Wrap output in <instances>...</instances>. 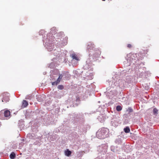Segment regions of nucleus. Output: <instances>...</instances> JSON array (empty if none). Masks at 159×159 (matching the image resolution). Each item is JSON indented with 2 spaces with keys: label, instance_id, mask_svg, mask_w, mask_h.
Masks as SVG:
<instances>
[{
  "label": "nucleus",
  "instance_id": "nucleus-1",
  "mask_svg": "<svg viewBox=\"0 0 159 159\" xmlns=\"http://www.w3.org/2000/svg\"><path fill=\"white\" fill-rule=\"evenodd\" d=\"M55 30L56 28L55 27L52 28L51 29V33L47 34L46 38L45 36H44V37H43V44H44L45 43V47L49 51H51L53 50L54 43H56L54 40L55 37L53 36V34L55 35L56 38L55 39L56 41L57 42L56 45L58 47L64 46L66 45L67 43L66 41L67 38L66 37L65 38L64 40L61 41V42H60V40H61V38H62V36H61L63 35L64 33L63 32H61L59 33L55 34V32H56Z\"/></svg>",
  "mask_w": 159,
  "mask_h": 159
},
{
  "label": "nucleus",
  "instance_id": "nucleus-2",
  "mask_svg": "<svg viewBox=\"0 0 159 159\" xmlns=\"http://www.w3.org/2000/svg\"><path fill=\"white\" fill-rule=\"evenodd\" d=\"M124 64L126 66H129L130 65L132 66L134 68H139V66L140 65L142 66L144 64L140 62V61L138 59L137 55L136 54L130 53L127 56L126 61H125Z\"/></svg>",
  "mask_w": 159,
  "mask_h": 159
},
{
  "label": "nucleus",
  "instance_id": "nucleus-3",
  "mask_svg": "<svg viewBox=\"0 0 159 159\" xmlns=\"http://www.w3.org/2000/svg\"><path fill=\"white\" fill-rule=\"evenodd\" d=\"M109 130L107 128H102L97 132L96 136L99 139H104L109 136Z\"/></svg>",
  "mask_w": 159,
  "mask_h": 159
},
{
  "label": "nucleus",
  "instance_id": "nucleus-4",
  "mask_svg": "<svg viewBox=\"0 0 159 159\" xmlns=\"http://www.w3.org/2000/svg\"><path fill=\"white\" fill-rule=\"evenodd\" d=\"M83 117V116L82 115H79L73 113L72 114H69L68 118L69 120L71 121L72 122H74L76 121L77 119H82Z\"/></svg>",
  "mask_w": 159,
  "mask_h": 159
},
{
  "label": "nucleus",
  "instance_id": "nucleus-5",
  "mask_svg": "<svg viewBox=\"0 0 159 159\" xmlns=\"http://www.w3.org/2000/svg\"><path fill=\"white\" fill-rule=\"evenodd\" d=\"M70 57L72 58V63L74 65L77 64L80 59L77 55L75 53H73L70 55Z\"/></svg>",
  "mask_w": 159,
  "mask_h": 159
},
{
  "label": "nucleus",
  "instance_id": "nucleus-6",
  "mask_svg": "<svg viewBox=\"0 0 159 159\" xmlns=\"http://www.w3.org/2000/svg\"><path fill=\"white\" fill-rule=\"evenodd\" d=\"M63 52V51L62 50H61L59 48H58L57 50L54 49L52 52V53L54 56H57L58 57H61L65 55V54Z\"/></svg>",
  "mask_w": 159,
  "mask_h": 159
},
{
  "label": "nucleus",
  "instance_id": "nucleus-7",
  "mask_svg": "<svg viewBox=\"0 0 159 159\" xmlns=\"http://www.w3.org/2000/svg\"><path fill=\"white\" fill-rule=\"evenodd\" d=\"M98 151L101 154H105L107 152V147L105 144H103L98 147Z\"/></svg>",
  "mask_w": 159,
  "mask_h": 159
},
{
  "label": "nucleus",
  "instance_id": "nucleus-8",
  "mask_svg": "<svg viewBox=\"0 0 159 159\" xmlns=\"http://www.w3.org/2000/svg\"><path fill=\"white\" fill-rule=\"evenodd\" d=\"M52 119V118L51 116L49 115L46 116L45 118L42 119V122L45 125H48L51 122Z\"/></svg>",
  "mask_w": 159,
  "mask_h": 159
},
{
  "label": "nucleus",
  "instance_id": "nucleus-9",
  "mask_svg": "<svg viewBox=\"0 0 159 159\" xmlns=\"http://www.w3.org/2000/svg\"><path fill=\"white\" fill-rule=\"evenodd\" d=\"M3 98L2 99V102H7L9 100V94L7 93H4L2 95Z\"/></svg>",
  "mask_w": 159,
  "mask_h": 159
},
{
  "label": "nucleus",
  "instance_id": "nucleus-10",
  "mask_svg": "<svg viewBox=\"0 0 159 159\" xmlns=\"http://www.w3.org/2000/svg\"><path fill=\"white\" fill-rule=\"evenodd\" d=\"M62 77L63 75L61 74H60L58 78L56 81H55L54 82H51L52 85H57V84H58L60 81L61 80L62 78Z\"/></svg>",
  "mask_w": 159,
  "mask_h": 159
},
{
  "label": "nucleus",
  "instance_id": "nucleus-11",
  "mask_svg": "<svg viewBox=\"0 0 159 159\" xmlns=\"http://www.w3.org/2000/svg\"><path fill=\"white\" fill-rule=\"evenodd\" d=\"M36 98L39 102H42L45 99V96L44 94L37 95Z\"/></svg>",
  "mask_w": 159,
  "mask_h": 159
},
{
  "label": "nucleus",
  "instance_id": "nucleus-12",
  "mask_svg": "<svg viewBox=\"0 0 159 159\" xmlns=\"http://www.w3.org/2000/svg\"><path fill=\"white\" fill-rule=\"evenodd\" d=\"M3 114L4 117L6 118V119H8L10 118L11 117L10 111L8 110L5 111H4Z\"/></svg>",
  "mask_w": 159,
  "mask_h": 159
},
{
  "label": "nucleus",
  "instance_id": "nucleus-13",
  "mask_svg": "<svg viewBox=\"0 0 159 159\" xmlns=\"http://www.w3.org/2000/svg\"><path fill=\"white\" fill-rule=\"evenodd\" d=\"M133 78L132 76L127 77L125 79V82L128 84L132 83L133 81Z\"/></svg>",
  "mask_w": 159,
  "mask_h": 159
},
{
  "label": "nucleus",
  "instance_id": "nucleus-14",
  "mask_svg": "<svg viewBox=\"0 0 159 159\" xmlns=\"http://www.w3.org/2000/svg\"><path fill=\"white\" fill-rule=\"evenodd\" d=\"M103 114H101L98 117V120L101 122H103L106 119V117Z\"/></svg>",
  "mask_w": 159,
  "mask_h": 159
},
{
  "label": "nucleus",
  "instance_id": "nucleus-15",
  "mask_svg": "<svg viewBox=\"0 0 159 159\" xmlns=\"http://www.w3.org/2000/svg\"><path fill=\"white\" fill-rule=\"evenodd\" d=\"M101 53V52L100 51H98V52H95V53L93 54V59L91 60V61H94L96 60V57H98L99 55H100Z\"/></svg>",
  "mask_w": 159,
  "mask_h": 159
},
{
  "label": "nucleus",
  "instance_id": "nucleus-16",
  "mask_svg": "<svg viewBox=\"0 0 159 159\" xmlns=\"http://www.w3.org/2000/svg\"><path fill=\"white\" fill-rule=\"evenodd\" d=\"M94 44H92L91 43H88L87 47V50H88L89 51L90 50H91L92 49L93 50V48L94 47Z\"/></svg>",
  "mask_w": 159,
  "mask_h": 159
},
{
  "label": "nucleus",
  "instance_id": "nucleus-17",
  "mask_svg": "<svg viewBox=\"0 0 159 159\" xmlns=\"http://www.w3.org/2000/svg\"><path fill=\"white\" fill-rule=\"evenodd\" d=\"M28 136L30 138L33 139H34L38 138L37 135L33 133L29 134Z\"/></svg>",
  "mask_w": 159,
  "mask_h": 159
},
{
  "label": "nucleus",
  "instance_id": "nucleus-18",
  "mask_svg": "<svg viewBox=\"0 0 159 159\" xmlns=\"http://www.w3.org/2000/svg\"><path fill=\"white\" fill-rule=\"evenodd\" d=\"M121 136H118V137L115 140V143L117 144H120L121 142V139L120 137Z\"/></svg>",
  "mask_w": 159,
  "mask_h": 159
},
{
  "label": "nucleus",
  "instance_id": "nucleus-19",
  "mask_svg": "<svg viewBox=\"0 0 159 159\" xmlns=\"http://www.w3.org/2000/svg\"><path fill=\"white\" fill-rule=\"evenodd\" d=\"M78 132H79V134L80 135H81L82 134H85L86 132V131L85 130V129H79V130H78Z\"/></svg>",
  "mask_w": 159,
  "mask_h": 159
},
{
  "label": "nucleus",
  "instance_id": "nucleus-20",
  "mask_svg": "<svg viewBox=\"0 0 159 159\" xmlns=\"http://www.w3.org/2000/svg\"><path fill=\"white\" fill-rule=\"evenodd\" d=\"M93 78V75L92 74L90 73L86 77V79L87 80H91Z\"/></svg>",
  "mask_w": 159,
  "mask_h": 159
},
{
  "label": "nucleus",
  "instance_id": "nucleus-21",
  "mask_svg": "<svg viewBox=\"0 0 159 159\" xmlns=\"http://www.w3.org/2000/svg\"><path fill=\"white\" fill-rule=\"evenodd\" d=\"M139 72H140V71H139ZM144 72H143V71L141 72L140 73V72L139 73L138 72L137 75H138V76L139 77L142 78L144 77Z\"/></svg>",
  "mask_w": 159,
  "mask_h": 159
},
{
  "label": "nucleus",
  "instance_id": "nucleus-22",
  "mask_svg": "<svg viewBox=\"0 0 159 159\" xmlns=\"http://www.w3.org/2000/svg\"><path fill=\"white\" fill-rule=\"evenodd\" d=\"M71 152L68 149H67L65 152V155L67 156H69L71 154Z\"/></svg>",
  "mask_w": 159,
  "mask_h": 159
},
{
  "label": "nucleus",
  "instance_id": "nucleus-23",
  "mask_svg": "<svg viewBox=\"0 0 159 159\" xmlns=\"http://www.w3.org/2000/svg\"><path fill=\"white\" fill-rule=\"evenodd\" d=\"M33 98V97L32 94L28 95L25 97V99L27 100H31Z\"/></svg>",
  "mask_w": 159,
  "mask_h": 159
},
{
  "label": "nucleus",
  "instance_id": "nucleus-24",
  "mask_svg": "<svg viewBox=\"0 0 159 159\" xmlns=\"http://www.w3.org/2000/svg\"><path fill=\"white\" fill-rule=\"evenodd\" d=\"M111 151L114 152H117L116 151V148L113 146H111Z\"/></svg>",
  "mask_w": 159,
  "mask_h": 159
},
{
  "label": "nucleus",
  "instance_id": "nucleus-25",
  "mask_svg": "<svg viewBox=\"0 0 159 159\" xmlns=\"http://www.w3.org/2000/svg\"><path fill=\"white\" fill-rule=\"evenodd\" d=\"M10 157L11 159H14L16 157V154L14 152H12L10 155Z\"/></svg>",
  "mask_w": 159,
  "mask_h": 159
},
{
  "label": "nucleus",
  "instance_id": "nucleus-26",
  "mask_svg": "<svg viewBox=\"0 0 159 159\" xmlns=\"http://www.w3.org/2000/svg\"><path fill=\"white\" fill-rule=\"evenodd\" d=\"M124 131L126 133H128L130 131V129L129 127L127 126L124 129Z\"/></svg>",
  "mask_w": 159,
  "mask_h": 159
},
{
  "label": "nucleus",
  "instance_id": "nucleus-27",
  "mask_svg": "<svg viewBox=\"0 0 159 159\" xmlns=\"http://www.w3.org/2000/svg\"><path fill=\"white\" fill-rule=\"evenodd\" d=\"M130 114L129 113H127L123 115V117L124 118H129L130 117Z\"/></svg>",
  "mask_w": 159,
  "mask_h": 159
},
{
  "label": "nucleus",
  "instance_id": "nucleus-28",
  "mask_svg": "<svg viewBox=\"0 0 159 159\" xmlns=\"http://www.w3.org/2000/svg\"><path fill=\"white\" fill-rule=\"evenodd\" d=\"M158 110L156 108H154L153 110V114L157 116L158 114Z\"/></svg>",
  "mask_w": 159,
  "mask_h": 159
},
{
  "label": "nucleus",
  "instance_id": "nucleus-29",
  "mask_svg": "<svg viewBox=\"0 0 159 159\" xmlns=\"http://www.w3.org/2000/svg\"><path fill=\"white\" fill-rule=\"evenodd\" d=\"M28 105V103L25 100H24L22 102V106L24 107H26Z\"/></svg>",
  "mask_w": 159,
  "mask_h": 159
},
{
  "label": "nucleus",
  "instance_id": "nucleus-30",
  "mask_svg": "<svg viewBox=\"0 0 159 159\" xmlns=\"http://www.w3.org/2000/svg\"><path fill=\"white\" fill-rule=\"evenodd\" d=\"M114 80H112V83H114L113 84L111 85V86L113 88L115 86H118L119 85L117 83L114 82Z\"/></svg>",
  "mask_w": 159,
  "mask_h": 159
},
{
  "label": "nucleus",
  "instance_id": "nucleus-31",
  "mask_svg": "<svg viewBox=\"0 0 159 159\" xmlns=\"http://www.w3.org/2000/svg\"><path fill=\"white\" fill-rule=\"evenodd\" d=\"M55 67V64L54 62H51L49 66V67L50 68H54Z\"/></svg>",
  "mask_w": 159,
  "mask_h": 159
},
{
  "label": "nucleus",
  "instance_id": "nucleus-32",
  "mask_svg": "<svg viewBox=\"0 0 159 159\" xmlns=\"http://www.w3.org/2000/svg\"><path fill=\"white\" fill-rule=\"evenodd\" d=\"M143 87L146 90H148L149 88V86L147 84H143Z\"/></svg>",
  "mask_w": 159,
  "mask_h": 159
},
{
  "label": "nucleus",
  "instance_id": "nucleus-33",
  "mask_svg": "<svg viewBox=\"0 0 159 159\" xmlns=\"http://www.w3.org/2000/svg\"><path fill=\"white\" fill-rule=\"evenodd\" d=\"M116 110L117 111H120L122 109V107L120 106H117L116 107Z\"/></svg>",
  "mask_w": 159,
  "mask_h": 159
},
{
  "label": "nucleus",
  "instance_id": "nucleus-34",
  "mask_svg": "<svg viewBox=\"0 0 159 159\" xmlns=\"http://www.w3.org/2000/svg\"><path fill=\"white\" fill-rule=\"evenodd\" d=\"M126 111L128 112V113H130V112H133V110L132 109L131 107H129L126 110Z\"/></svg>",
  "mask_w": 159,
  "mask_h": 159
},
{
  "label": "nucleus",
  "instance_id": "nucleus-35",
  "mask_svg": "<svg viewBox=\"0 0 159 159\" xmlns=\"http://www.w3.org/2000/svg\"><path fill=\"white\" fill-rule=\"evenodd\" d=\"M45 31L43 30H41L39 32V34L40 35H43Z\"/></svg>",
  "mask_w": 159,
  "mask_h": 159
},
{
  "label": "nucleus",
  "instance_id": "nucleus-36",
  "mask_svg": "<svg viewBox=\"0 0 159 159\" xmlns=\"http://www.w3.org/2000/svg\"><path fill=\"white\" fill-rule=\"evenodd\" d=\"M131 70H130V69H129V70L128 71H127V70H123L122 71V73H128V72H130L131 71Z\"/></svg>",
  "mask_w": 159,
  "mask_h": 159
},
{
  "label": "nucleus",
  "instance_id": "nucleus-37",
  "mask_svg": "<svg viewBox=\"0 0 159 159\" xmlns=\"http://www.w3.org/2000/svg\"><path fill=\"white\" fill-rule=\"evenodd\" d=\"M63 86L62 85H59L58 87L57 88L58 89L61 90L63 89Z\"/></svg>",
  "mask_w": 159,
  "mask_h": 159
},
{
  "label": "nucleus",
  "instance_id": "nucleus-38",
  "mask_svg": "<svg viewBox=\"0 0 159 159\" xmlns=\"http://www.w3.org/2000/svg\"><path fill=\"white\" fill-rule=\"evenodd\" d=\"M88 65L87 64L84 66V69H89V67H88Z\"/></svg>",
  "mask_w": 159,
  "mask_h": 159
},
{
  "label": "nucleus",
  "instance_id": "nucleus-39",
  "mask_svg": "<svg viewBox=\"0 0 159 159\" xmlns=\"http://www.w3.org/2000/svg\"><path fill=\"white\" fill-rule=\"evenodd\" d=\"M127 47L129 48H130L131 47V45L130 44H128L127 45Z\"/></svg>",
  "mask_w": 159,
  "mask_h": 159
},
{
  "label": "nucleus",
  "instance_id": "nucleus-40",
  "mask_svg": "<svg viewBox=\"0 0 159 159\" xmlns=\"http://www.w3.org/2000/svg\"><path fill=\"white\" fill-rule=\"evenodd\" d=\"M39 112V110L37 109L35 111V113H37Z\"/></svg>",
  "mask_w": 159,
  "mask_h": 159
},
{
  "label": "nucleus",
  "instance_id": "nucleus-41",
  "mask_svg": "<svg viewBox=\"0 0 159 159\" xmlns=\"http://www.w3.org/2000/svg\"><path fill=\"white\" fill-rule=\"evenodd\" d=\"M50 77L51 79H52V77H54V76H53L52 75H51Z\"/></svg>",
  "mask_w": 159,
  "mask_h": 159
},
{
  "label": "nucleus",
  "instance_id": "nucleus-42",
  "mask_svg": "<svg viewBox=\"0 0 159 159\" xmlns=\"http://www.w3.org/2000/svg\"><path fill=\"white\" fill-rule=\"evenodd\" d=\"M95 159H101L100 158L97 157V158H96Z\"/></svg>",
  "mask_w": 159,
  "mask_h": 159
},
{
  "label": "nucleus",
  "instance_id": "nucleus-43",
  "mask_svg": "<svg viewBox=\"0 0 159 159\" xmlns=\"http://www.w3.org/2000/svg\"><path fill=\"white\" fill-rule=\"evenodd\" d=\"M43 111H41V112H40V114H43Z\"/></svg>",
  "mask_w": 159,
  "mask_h": 159
},
{
  "label": "nucleus",
  "instance_id": "nucleus-44",
  "mask_svg": "<svg viewBox=\"0 0 159 159\" xmlns=\"http://www.w3.org/2000/svg\"><path fill=\"white\" fill-rule=\"evenodd\" d=\"M2 112H0V115L1 114H2Z\"/></svg>",
  "mask_w": 159,
  "mask_h": 159
},
{
  "label": "nucleus",
  "instance_id": "nucleus-45",
  "mask_svg": "<svg viewBox=\"0 0 159 159\" xmlns=\"http://www.w3.org/2000/svg\"><path fill=\"white\" fill-rule=\"evenodd\" d=\"M89 57H91V56H90ZM90 59H91V58H90Z\"/></svg>",
  "mask_w": 159,
  "mask_h": 159
},
{
  "label": "nucleus",
  "instance_id": "nucleus-46",
  "mask_svg": "<svg viewBox=\"0 0 159 159\" xmlns=\"http://www.w3.org/2000/svg\"><path fill=\"white\" fill-rule=\"evenodd\" d=\"M34 129H32V131H34Z\"/></svg>",
  "mask_w": 159,
  "mask_h": 159
},
{
  "label": "nucleus",
  "instance_id": "nucleus-47",
  "mask_svg": "<svg viewBox=\"0 0 159 159\" xmlns=\"http://www.w3.org/2000/svg\"><path fill=\"white\" fill-rule=\"evenodd\" d=\"M23 140H24V139H22V141H24Z\"/></svg>",
  "mask_w": 159,
  "mask_h": 159
}]
</instances>
